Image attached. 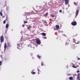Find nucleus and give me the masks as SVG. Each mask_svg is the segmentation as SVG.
Returning <instances> with one entry per match:
<instances>
[{"instance_id":"obj_33","label":"nucleus","mask_w":80,"mask_h":80,"mask_svg":"<svg viewBox=\"0 0 80 80\" xmlns=\"http://www.w3.org/2000/svg\"><path fill=\"white\" fill-rule=\"evenodd\" d=\"M59 12H62V10H60V11H59Z\"/></svg>"},{"instance_id":"obj_17","label":"nucleus","mask_w":80,"mask_h":80,"mask_svg":"<svg viewBox=\"0 0 80 80\" xmlns=\"http://www.w3.org/2000/svg\"><path fill=\"white\" fill-rule=\"evenodd\" d=\"M31 27H32L30 26L28 27L27 28L28 30H29V29L31 28Z\"/></svg>"},{"instance_id":"obj_5","label":"nucleus","mask_w":80,"mask_h":80,"mask_svg":"<svg viewBox=\"0 0 80 80\" xmlns=\"http://www.w3.org/2000/svg\"><path fill=\"white\" fill-rule=\"evenodd\" d=\"M72 67H73V68H77V67H78L79 66L77 65L76 66H75V65H74L73 64H72Z\"/></svg>"},{"instance_id":"obj_36","label":"nucleus","mask_w":80,"mask_h":80,"mask_svg":"<svg viewBox=\"0 0 80 80\" xmlns=\"http://www.w3.org/2000/svg\"><path fill=\"white\" fill-rule=\"evenodd\" d=\"M78 60H80V58H78Z\"/></svg>"},{"instance_id":"obj_22","label":"nucleus","mask_w":80,"mask_h":80,"mask_svg":"<svg viewBox=\"0 0 80 80\" xmlns=\"http://www.w3.org/2000/svg\"><path fill=\"white\" fill-rule=\"evenodd\" d=\"M74 4L75 5H76V6L77 5V4L75 2H74Z\"/></svg>"},{"instance_id":"obj_29","label":"nucleus","mask_w":80,"mask_h":80,"mask_svg":"<svg viewBox=\"0 0 80 80\" xmlns=\"http://www.w3.org/2000/svg\"><path fill=\"white\" fill-rule=\"evenodd\" d=\"M38 68V72H40V70H39V69H38V68Z\"/></svg>"},{"instance_id":"obj_14","label":"nucleus","mask_w":80,"mask_h":80,"mask_svg":"<svg viewBox=\"0 0 80 80\" xmlns=\"http://www.w3.org/2000/svg\"><path fill=\"white\" fill-rule=\"evenodd\" d=\"M31 73L32 74V75H35V74L36 73V72H33V71H32Z\"/></svg>"},{"instance_id":"obj_27","label":"nucleus","mask_w":80,"mask_h":80,"mask_svg":"<svg viewBox=\"0 0 80 80\" xmlns=\"http://www.w3.org/2000/svg\"><path fill=\"white\" fill-rule=\"evenodd\" d=\"M2 61H0V66H1V65H2Z\"/></svg>"},{"instance_id":"obj_12","label":"nucleus","mask_w":80,"mask_h":80,"mask_svg":"<svg viewBox=\"0 0 80 80\" xmlns=\"http://www.w3.org/2000/svg\"><path fill=\"white\" fill-rule=\"evenodd\" d=\"M8 47H10V43H8Z\"/></svg>"},{"instance_id":"obj_1","label":"nucleus","mask_w":80,"mask_h":80,"mask_svg":"<svg viewBox=\"0 0 80 80\" xmlns=\"http://www.w3.org/2000/svg\"><path fill=\"white\" fill-rule=\"evenodd\" d=\"M35 40L37 44H38V45H40L41 42H40V39H39V38H37Z\"/></svg>"},{"instance_id":"obj_32","label":"nucleus","mask_w":80,"mask_h":80,"mask_svg":"<svg viewBox=\"0 0 80 80\" xmlns=\"http://www.w3.org/2000/svg\"><path fill=\"white\" fill-rule=\"evenodd\" d=\"M78 80H80V77L78 78Z\"/></svg>"},{"instance_id":"obj_28","label":"nucleus","mask_w":80,"mask_h":80,"mask_svg":"<svg viewBox=\"0 0 80 80\" xmlns=\"http://www.w3.org/2000/svg\"><path fill=\"white\" fill-rule=\"evenodd\" d=\"M28 23V22L27 21H25V22H24V23Z\"/></svg>"},{"instance_id":"obj_9","label":"nucleus","mask_w":80,"mask_h":80,"mask_svg":"<svg viewBox=\"0 0 80 80\" xmlns=\"http://www.w3.org/2000/svg\"><path fill=\"white\" fill-rule=\"evenodd\" d=\"M80 73H78L77 76V78H79L80 77Z\"/></svg>"},{"instance_id":"obj_40","label":"nucleus","mask_w":80,"mask_h":80,"mask_svg":"<svg viewBox=\"0 0 80 80\" xmlns=\"http://www.w3.org/2000/svg\"><path fill=\"white\" fill-rule=\"evenodd\" d=\"M46 23H47V22H46Z\"/></svg>"},{"instance_id":"obj_2","label":"nucleus","mask_w":80,"mask_h":80,"mask_svg":"<svg viewBox=\"0 0 80 80\" xmlns=\"http://www.w3.org/2000/svg\"><path fill=\"white\" fill-rule=\"evenodd\" d=\"M0 41L1 43H2V42H3L4 41V37L3 35L1 36Z\"/></svg>"},{"instance_id":"obj_11","label":"nucleus","mask_w":80,"mask_h":80,"mask_svg":"<svg viewBox=\"0 0 80 80\" xmlns=\"http://www.w3.org/2000/svg\"><path fill=\"white\" fill-rule=\"evenodd\" d=\"M8 16H7L6 17V19L5 20H6V21H8Z\"/></svg>"},{"instance_id":"obj_30","label":"nucleus","mask_w":80,"mask_h":80,"mask_svg":"<svg viewBox=\"0 0 80 80\" xmlns=\"http://www.w3.org/2000/svg\"><path fill=\"white\" fill-rule=\"evenodd\" d=\"M79 72H80V71L78 70L77 71V73H79Z\"/></svg>"},{"instance_id":"obj_37","label":"nucleus","mask_w":80,"mask_h":80,"mask_svg":"<svg viewBox=\"0 0 80 80\" xmlns=\"http://www.w3.org/2000/svg\"><path fill=\"white\" fill-rule=\"evenodd\" d=\"M64 36H65V37H66V35H65L64 34Z\"/></svg>"},{"instance_id":"obj_21","label":"nucleus","mask_w":80,"mask_h":80,"mask_svg":"<svg viewBox=\"0 0 80 80\" xmlns=\"http://www.w3.org/2000/svg\"><path fill=\"white\" fill-rule=\"evenodd\" d=\"M67 75L68 76H70V75H71V74L68 73L67 74Z\"/></svg>"},{"instance_id":"obj_24","label":"nucleus","mask_w":80,"mask_h":80,"mask_svg":"<svg viewBox=\"0 0 80 80\" xmlns=\"http://www.w3.org/2000/svg\"><path fill=\"white\" fill-rule=\"evenodd\" d=\"M73 42L74 43H75V39L74 38L73 39Z\"/></svg>"},{"instance_id":"obj_35","label":"nucleus","mask_w":80,"mask_h":80,"mask_svg":"<svg viewBox=\"0 0 80 80\" xmlns=\"http://www.w3.org/2000/svg\"><path fill=\"white\" fill-rule=\"evenodd\" d=\"M38 74L39 75V74H40V72H38Z\"/></svg>"},{"instance_id":"obj_19","label":"nucleus","mask_w":80,"mask_h":80,"mask_svg":"<svg viewBox=\"0 0 80 80\" xmlns=\"http://www.w3.org/2000/svg\"><path fill=\"white\" fill-rule=\"evenodd\" d=\"M0 15H1V16H3V14H2V12H0Z\"/></svg>"},{"instance_id":"obj_18","label":"nucleus","mask_w":80,"mask_h":80,"mask_svg":"<svg viewBox=\"0 0 80 80\" xmlns=\"http://www.w3.org/2000/svg\"><path fill=\"white\" fill-rule=\"evenodd\" d=\"M37 57H38V58H40V57H41V56H40L39 55H37Z\"/></svg>"},{"instance_id":"obj_8","label":"nucleus","mask_w":80,"mask_h":80,"mask_svg":"<svg viewBox=\"0 0 80 80\" xmlns=\"http://www.w3.org/2000/svg\"><path fill=\"white\" fill-rule=\"evenodd\" d=\"M56 27L57 29H59L60 27L58 25H56Z\"/></svg>"},{"instance_id":"obj_4","label":"nucleus","mask_w":80,"mask_h":80,"mask_svg":"<svg viewBox=\"0 0 80 80\" xmlns=\"http://www.w3.org/2000/svg\"><path fill=\"white\" fill-rule=\"evenodd\" d=\"M79 10H80V8H78L76 12V16L78 15V12H79Z\"/></svg>"},{"instance_id":"obj_31","label":"nucleus","mask_w":80,"mask_h":80,"mask_svg":"<svg viewBox=\"0 0 80 80\" xmlns=\"http://www.w3.org/2000/svg\"><path fill=\"white\" fill-rule=\"evenodd\" d=\"M41 65H42V66H43V63H41Z\"/></svg>"},{"instance_id":"obj_34","label":"nucleus","mask_w":80,"mask_h":80,"mask_svg":"<svg viewBox=\"0 0 80 80\" xmlns=\"http://www.w3.org/2000/svg\"><path fill=\"white\" fill-rule=\"evenodd\" d=\"M22 27H25V26L23 24V25H22Z\"/></svg>"},{"instance_id":"obj_7","label":"nucleus","mask_w":80,"mask_h":80,"mask_svg":"<svg viewBox=\"0 0 80 80\" xmlns=\"http://www.w3.org/2000/svg\"><path fill=\"white\" fill-rule=\"evenodd\" d=\"M4 50H6V48H7V43H6L4 44Z\"/></svg>"},{"instance_id":"obj_23","label":"nucleus","mask_w":80,"mask_h":80,"mask_svg":"<svg viewBox=\"0 0 80 80\" xmlns=\"http://www.w3.org/2000/svg\"><path fill=\"white\" fill-rule=\"evenodd\" d=\"M51 17H55V15H51Z\"/></svg>"},{"instance_id":"obj_26","label":"nucleus","mask_w":80,"mask_h":80,"mask_svg":"<svg viewBox=\"0 0 80 80\" xmlns=\"http://www.w3.org/2000/svg\"><path fill=\"white\" fill-rule=\"evenodd\" d=\"M79 43H80V42L79 41H78L77 42V44H79Z\"/></svg>"},{"instance_id":"obj_39","label":"nucleus","mask_w":80,"mask_h":80,"mask_svg":"<svg viewBox=\"0 0 80 80\" xmlns=\"http://www.w3.org/2000/svg\"><path fill=\"white\" fill-rule=\"evenodd\" d=\"M4 17H3L2 18H3Z\"/></svg>"},{"instance_id":"obj_38","label":"nucleus","mask_w":80,"mask_h":80,"mask_svg":"<svg viewBox=\"0 0 80 80\" xmlns=\"http://www.w3.org/2000/svg\"><path fill=\"white\" fill-rule=\"evenodd\" d=\"M67 42H66V43H67Z\"/></svg>"},{"instance_id":"obj_6","label":"nucleus","mask_w":80,"mask_h":80,"mask_svg":"<svg viewBox=\"0 0 80 80\" xmlns=\"http://www.w3.org/2000/svg\"><path fill=\"white\" fill-rule=\"evenodd\" d=\"M65 5H68V0H64Z\"/></svg>"},{"instance_id":"obj_3","label":"nucleus","mask_w":80,"mask_h":80,"mask_svg":"<svg viewBox=\"0 0 80 80\" xmlns=\"http://www.w3.org/2000/svg\"><path fill=\"white\" fill-rule=\"evenodd\" d=\"M71 25L73 26H75V25H77V22L76 21L72 22L71 23Z\"/></svg>"},{"instance_id":"obj_25","label":"nucleus","mask_w":80,"mask_h":80,"mask_svg":"<svg viewBox=\"0 0 80 80\" xmlns=\"http://www.w3.org/2000/svg\"><path fill=\"white\" fill-rule=\"evenodd\" d=\"M45 16H47L48 15V13L47 12L45 15Z\"/></svg>"},{"instance_id":"obj_20","label":"nucleus","mask_w":80,"mask_h":80,"mask_svg":"<svg viewBox=\"0 0 80 80\" xmlns=\"http://www.w3.org/2000/svg\"><path fill=\"white\" fill-rule=\"evenodd\" d=\"M6 23V20H5L3 22V24H5Z\"/></svg>"},{"instance_id":"obj_15","label":"nucleus","mask_w":80,"mask_h":80,"mask_svg":"<svg viewBox=\"0 0 80 80\" xmlns=\"http://www.w3.org/2000/svg\"><path fill=\"white\" fill-rule=\"evenodd\" d=\"M72 47L74 48V49H75V45L73 44L72 46Z\"/></svg>"},{"instance_id":"obj_10","label":"nucleus","mask_w":80,"mask_h":80,"mask_svg":"<svg viewBox=\"0 0 80 80\" xmlns=\"http://www.w3.org/2000/svg\"><path fill=\"white\" fill-rule=\"evenodd\" d=\"M42 36H46V34L44 32H43L42 33Z\"/></svg>"},{"instance_id":"obj_13","label":"nucleus","mask_w":80,"mask_h":80,"mask_svg":"<svg viewBox=\"0 0 80 80\" xmlns=\"http://www.w3.org/2000/svg\"><path fill=\"white\" fill-rule=\"evenodd\" d=\"M8 26H9L8 24H6V28H8Z\"/></svg>"},{"instance_id":"obj_16","label":"nucleus","mask_w":80,"mask_h":80,"mask_svg":"<svg viewBox=\"0 0 80 80\" xmlns=\"http://www.w3.org/2000/svg\"><path fill=\"white\" fill-rule=\"evenodd\" d=\"M69 79L70 80H73V77H71L69 78Z\"/></svg>"}]
</instances>
